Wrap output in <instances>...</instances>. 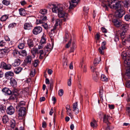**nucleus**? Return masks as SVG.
<instances>
[{"instance_id": "f257e3e1", "label": "nucleus", "mask_w": 130, "mask_h": 130, "mask_svg": "<svg viewBox=\"0 0 130 130\" xmlns=\"http://www.w3.org/2000/svg\"><path fill=\"white\" fill-rule=\"evenodd\" d=\"M114 1L110 2L111 4H108L109 6L111 8L116 10L115 13V16L117 18H120L125 14V12L121 8V1Z\"/></svg>"}, {"instance_id": "f03ea898", "label": "nucleus", "mask_w": 130, "mask_h": 130, "mask_svg": "<svg viewBox=\"0 0 130 130\" xmlns=\"http://www.w3.org/2000/svg\"><path fill=\"white\" fill-rule=\"evenodd\" d=\"M100 115L103 116V121L104 122L107 123L108 125V123H110L109 122V120L111 118V117L110 116L105 114H104L102 112L99 114Z\"/></svg>"}, {"instance_id": "7ed1b4c3", "label": "nucleus", "mask_w": 130, "mask_h": 130, "mask_svg": "<svg viewBox=\"0 0 130 130\" xmlns=\"http://www.w3.org/2000/svg\"><path fill=\"white\" fill-rule=\"evenodd\" d=\"M57 13L58 17L59 18H63V21H65L67 17V14L63 10L62 8Z\"/></svg>"}, {"instance_id": "20e7f679", "label": "nucleus", "mask_w": 130, "mask_h": 130, "mask_svg": "<svg viewBox=\"0 0 130 130\" xmlns=\"http://www.w3.org/2000/svg\"><path fill=\"white\" fill-rule=\"evenodd\" d=\"M124 58H123L125 59L124 62L126 63L128 66L129 67V69H128L126 71V75L127 76H130V62H128L129 60V59H125L126 57V55H125V56L124 55Z\"/></svg>"}, {"instance_id": "39448f33", "label": "nucleus", "mask_w": 130, "mask_h": 130, "mask_svg": "<svg viewBox=\"0 0 130 130\" xmlns=\"http://www.w3.org/2000/svg\"><path fill=\"white\" fill-rule=\"evenodd\" d=\"M92 71L93 73V79L95 82L98 81L99 78V73L97 71L96 68H93V69Z\"/></svg>"}, {"instance_id": "423d86ee", "label": "nucleus", "mask_w": 130, "mask_h": 130, "mask_svg": "<svg viewBox=\"0 0 130 130\" xmlns=\"http://www.w3.org/2000/svg\"><path fill=\"white\" fill-rule=\"evenodd\" d=\"M18 113L19 117L23 116L26 113V108L25 107H21L19 110Z\"/></svg>"}, {"instance_id": "0eeeda50", "label": "nucleus", "mask_w": 130, "mask_h": 130, "mask_svg": "<svg viewBox=\"0 0 130 130\" xmlns=\"http://www.w3.org/2000/svg\"><path fill=\"white\" fill-rule=\"evenodd\" d=\"M53 5V7L52 8V10L54 12L58 13L62 8V7L59 5H56L54 4Z\"/></svg>"}, {"instance_id": "6e6552de", "label": "nucleus", "mask_w": 130, "mask_h": 130, "mask_svg": "<svg viewBox=\"0 0 130 130\" xmlns=\"http://www.w3.org/2000/svg\"><path fill=\"white\" fill-rule=\"evenodd\" d=\"M42 30V28L40 26H37L33 30L32 32L34 34L37 35L40 33Z\"/></svg>"}, {"instance_id": "1a4fd4ad", "label": "nucleus", "mask_w": 130, "mask_h": 130, "mask_svg": "<svg viewBox=\"0 0 130 130\" xmlns=\"http://www.w3.org/2000/svg\"><path fill=\"white\" fill-rule=\"evenodd\" d=\"M14 111L15 109L12 106H10L8 107L6 110L7 113L10 115L13 114L14 113Z\"/></svg>"}, {"instance_id": "9d476101", "label": "nucleus", "mask_w": 130, "mask_h": 130, "mask_svg": "<svg viewBox=\"0 0 130 130\" xmlns=\"http://www.w3.org/2000/svg\"><path fill=\"white\" fill-rule=\"evenodd\" d=\"M2 91L3 93L7 95H10L12 93V92L9 89L6 87L3 88Z\"/></svg>"}, {"instance_id": "9b49d317", "label": "nucleus", "mask_w": 130, "mask_h": 130, "mask_svg": "<svg viewBox=\"0 0 130 130\" xmlns=\"http://www.w3.org/2000/svg\"><path fill=\"white\" fill-rule=\"evenodd\" d=\"M73 110L75 112L76 114H78L79 111V110L77 107V102L74 103L73 105Z\"/></svg>"}, {"instance_id": "f8f14e48", "label": "nucleus", "mask_w": 130, "mask_h": 130, "mask_svg": "<svg viewBox=\"0 0 130 130\" xmlns=\"http://www.w3.org/2000/svg\"><path fill=\"white\" fill-rule=\"evenodd\" d=\"M129 26L128 24H122L121 26V30H123L122 32H126L128 29Z\"/></svg>"}, {"instance_id": "ddd939ff", "label": "nucleus", "mask_w": 130, "mask_h": 130, "mask_svg": "<svg viewBox=\"0 0 130 130\" xmlns=\"http://www.w3.org/2000/svg\"><path fill=\"white\" fill-rule=\"evenodd\" d=\"M11 95L9 97L8 99V100L10 101L13 100L15 99L18 94L17 93L13 92V93L12 92L11 94Z\"/></svg>"}, {"instance_id": "4468645a", "label": "nucleus", "mask_w": 130, "mask_h": 130, "mask_svg": "<svg viewBox=\"0 0 130 130\" xmlns=\"http://www.w3.org/2000/svg\"><path fill=\"white\" fill-rule=\"evenodd\" d=\"M14 75V73L11 71H9L6 72L5 74V78L8 79H9L10 78L9 76H13Z\"/></svg>"}, {"instance_id": "2eb2a0df", "label": "nucleus", "mask_w": 130, "mask_h": 130, "mask_svg": "<svg viewBox=\"0 0 130 130\" xmlns=\"http://www.w3.org/2000/svg\"><path fill=\"white\" fill-rule=\"evenodd\" d=\"M8 52V50L7 49H2L0 50V57H3L4 56L6 53Z\"/></svg>"}, {"instance_id": "dca6fc26", "label": "nucleus", "mask_w": 130, "mask_h": 130, "mask_svg": "<svg viewBox=\"0 0 130 130\" xmlns=\"http://www.w3.org/2000/svg\"><path fill=\"white\" fill-rule=\"evenodd\" d=\"M32 27V25L30 23H26L24 24V28L25 29H31Z\"/></svg>"}, {"instance_id": "f3484780", "label": "nucleus", "mask_w": 130, "mask_h": 130, "mask_svg": "<svg viewBox=\"0 0 130 130\" xmlns=\"http://www.w3.org/2000/svg\"><path fill=\"white\" fill-rule=\"evenodd\" d=\"M10 83L11 85L14 88H15L16 87L17 82L15 79L14 78L11 79Z\"/></svg>"}, {"instance_id": "a211bd4d", "label": "nucleus", "mask_w": 130, "mask_h": 130, "mask_svg": "<svg viewBox=\"0 0 130 130\" xmlns=\"http://www.w3.org/2000/svg\"><path fill=\"white\" fill-rule=\"evenodd\" d=\"M26 63L30 64L31 62V57L30 55H28L26 57L25 60Z\"/></svg>"}, {"instance_id": "6ab92c4d", "label": "nucleus", "mask_w": 130, "mask_h": 130, "mask_svg": "<svg viewBox=\"0 0 130 130\" xmlns=\"http://www.w3.org/2000/svg\"><path fill=\"white\" fill-rule=\"evenodd\" d=\"M70 37L71 36L69 34L68 31H66L65 35L64 38V41H65V42H66L70 38V39H71Z\"/></svg>"}, {"instance_id": "aec40b11", "label": "nucleus", "mask_w": 130, "mask_h": 130, "mask_svg": "<svg viewBox=\"0 0 130 130\" xmlns=\"http://www.w3.org/2000/svg\"><path fill=\"white\" fill-rule=\"evenodd\" d=\"M113 22L115 25L117 27L120 26L122 24V22H121L118 21L117 19L114 20Z\"/></svg>"}, {"instance_id": "412c9836", "label": "nucleus", "mask_w": 130, "mask_h": 130, "mask_svg": "<svg viewBox=\"0 0 130 130\" xmlns=\"http://www.w3.org/2000/svg\"><path fill=\"white\" fill-rule=\"evenodd\" d=\"M38 53L40 54L39 58L41 59H43L44 56L46 54L45 53L44 54V52L43 50H40Z\"/></svg>"}, {"instance_id": "4be33fe9", "label": "nucleus", "mask_w": 130, "mask_h": 130, "mask_svg": "<svg viewBox=\"0 0 130 130\" xmlns=\"http://www.w3.org/2000/svg\"><path fill=\"white\" fill-rule=\"evenodd\" d=\"M20 60L19 59H17L15 60L14 63L12 64V65L14 67L18 66L20 64Z\"/></svg>"}, {"instance_id": "5701e85b", "label": "nucleus", "mask_w": 130, "mask_h": 130, "mask_svg": "<svg viewBox=\"0 0 130 130\" xmlns=\"http://www.w3.org/2000/svg\"><path fill=\"white\" fill-rule=\"evenodd\" d=\"M9 120L8 117L7 115H5L3 117L2 121L4 123H6L8 122Z\"/></svg>"}, {"instance_id": "b1692460", "label": "nucleus", "mask_w": 130, "mask_h": 130, "mask_svg": "<svg viewBox=\"0 0 130 130\" xmlns=\"http://www.w3.org/2000/svg\"><path fill=\"white\" fill-rule=\"evenodd\" d=\"M90 125L93 128L96 127L98 126L96 121L94 119L91 122Z\"/></svg>"}, {"instance_id": "393cba45", "label": "nucleus", "mask_w": 130, "mask_h": 130, "mask_svg": "<svg viewBox=\"0 0 130 130\" xmlns=\"http://www.w3.org/2000/svg\"><path fill=\"white\" fill-rule=\"evenodd\" d=\"M27 44L30 48L33 47L34 46L33 41L31 39H29L27 41Z\"/></svg>"}, {"instance_id": "a878e982", "label": "nucleus", "mask_w": 130, "mask_h": 130, "mask_svg": "<svg viewBox=\"0 0 130 130\" xmlns=\"http://www.w3.org/2000/svg\"><path fill=\"white\" fill-rule=\"evenodd\" d=\"M12 54L14 57H16L19 55H20V53L17 50H15L13 51Z\"/></svg>"}, {"instance_id": "bb28decb", "label": "nucleus", "mask_w": 130, "mask_h": 130, "mask_svg": "<svg viewBox=\"0 0 130 130\" xmlns=\"http://www.w3.org/2000/svg\"><path fill=\"white\" fill-rule=\"evenodd\" d=\"M62 21L61 20L59 19H57L56 20V23L55 25L57 26L59 25L60 26L62 24Z\"/></svg>"}, {"instance_id": "cd10ccee", "label": "nucleus", "mask_w": 130, "mask_h": 130, "mask_svg": "<svg viewBox=\"0 0 130 130\" xmlns=\"http://www.w3.org/2000/svg\"><path fill=\"white\" fill-rule=\"evenodd\" d=\"M25 102L24 101H21L18 103L16 107V109H18L19 107H21L25 105Z\"/></svg>"}, {"instance_id": "c85d7f7f", "label": "nucleus", "mask_w": 130, "mask_h": 130, "mask_svg": "<svg viewBox=\"0 0 130 130\" xmlns=\"http://www.w3.org/2000/svg\"><path fill=\"white\" fill-rule=\"evenodd\" d=\"M22 68L19 67L15 68L14 70V72L16 74H18L22 70Z\"/></svg>"}, {"instance_id": "c756f323", "label": "nucleus", "mask_w": 130, "mask_h": 130, "mask_svg": "<svg viewBox=\"0 0 130 130\" xmlns=\"http://www.w3.org/2000/svg\"><path fill=\"white\" fill-rule=\"evenodd\" d=\"M19 13L21 15L24 16L25 14V11L23 8H21L19 10Z\"/></svg>"}, {"instance_id": "7c9ffc66", "label": "nucleus", "mask_w": 130, "mask_h": 130, "mask_svg": "<svg viewBox=\"0 0 130 130\" xmlns=\"http://www.w3.org/2000/svg\"><path fill=\"white\" fill-rule=\"evenodd\" d=\"M8 15L6 14L2 15L0 18V20L2 21H4L8 18Z\"/></svg>"}, {"instance_id": "2f4dec72", "label": "nucleus", "mask_w": 130, "mask_h": 130, "mask_svg": "<svg viewBox=\"0 0 130 130\" xmlns=\"http://www.w3.org/2000/svg\"><path fill=\"white\" fill-rule=\"evenodd\" d=\"M42 26L47 31L48 29L50 28V27L48 26L47 23L45 22L42 24Z\"/></svg>"}, {"instance_id": "473e14b6", "label": "nucleus", "mask_w": 130, "mask_h": 130, "mask_svg": "<svg viewBox=\"0 0 130 130\" xmlns=\"http://www.w3.org/2000/svg\"><path fill=\"white\" fill-rule=\"evenodd\" d=\"M6 110V107L3 105H0V111L2 113H4Z\"/></svg>"}, {"instance_id": "72a5a7b5", "label": "nucleus", "mask_w": 130, "mask_h": 130, "mask_svg": "<svg viewBox=\"0 0 130 130\" xmlns=\"http://www.w3.org/2000/svg\"><path fill=\"white\" fill-rule=\"evenodd\" d=\"M42 15H44L46 14L47 12V10L45 9H41L39 12Z\"/></svg>"}, {"instance_id": "f704fd0d", "label": "nucleus", "mask_w": 130, "mask_h": 130, "mask_svg": "<svg viewBox=\"0 0 130 130\" xmlns=\"http://www.w3.org/2000/svg\"><path fill=\"white\" fill-rule=\"evenodd\" d=\"M101 79L103 81H107L108 79L104 74H102L101 76Z\"/></svg>"}, {"instance_id": "c9c22d12", "label": "nucleus", "mask_w": 130, "mask_h": 130, "mask_svg": "<svg viewBox=\"0 0 130 130\" xmlns=\"http://www.w3.org/2000/svg\"><path fill=\"white\" fill-rule=\"evenodd\" d=\"M2 3L3 4L7 6L10 4V0H3Z\"/></svg>"}, {"instance_id": "e433bc0d", "label": "nucleus", "mask_w": 130, "mask_h": 130, "mask_svg": "<svg viewBox=\"0 0 130 130\" xmlns=\"http://www.w3.org/2000/svg\"><path fill=\"white\" fill-rule=\"evenodd\" d=\"M37 52V50L35 48H34L31 50V53L34 57H35L36 54Z\"/></svg>"}, {"instance_id": "4c0bfd02", "label": "nucleus", "mask_w": 130, "mask_h": 130, "mask_svg": "<svg viewBox=\"0 0 130 130\" xmlns=\"http://www.w3.org/2000/svg\"><path fill=\"white\" fill-rule=\"evenodd\" d=\"M71 112V109H69L67 111V115L70 116L72 119L73 117V115L72 114Z\"/></svg>"}, {"instance_id": "58836bf2", "label": "nucleus", "mask_w": 130, "mask_h": 130, "mask_svg": "<svg viewBox=\"0 0 130 130\" xmlns=\"http://www.w3.org/2000/svg\"><path fill=\"white\" fill-rule=\"evenodd\" d=\"M55 31H52L51 30L49 32V35L50 36L51 39H52L54 37L55 35Z\"/></svg>"}, {"instance_id": "ea45409f", "label": "nucleus", "mask_w": 130, "mask_h": 130, "mask_svg": "<svg viewBox=\"0 0 130 130\" xmlns=\"http://www.w3.org/2000/svg\"><path fill=\"white\" fill-rule=\"evenodd\" d=\"M103 91L102 90H100L99 92V95L101 98V100L102 102L103 101Z\"/></svg>"}, {"instance_id": "a19ab883", "label": "nucleus", "mask_w": 130, "mask_h": 130, "mask_svg": "<svg viewBox=\"0 0 130 130\" xmlns=\"http://www.w3.org/2000/svg\"><path fill=\"white\" fill-rule=\"evenodd\" d=\"M44 22L41 19H37L36 20V23L37 24H42Z\"/></svg>"}, {"instance_id": "79ce46f5", "label": "nucleus", "mask_w": 130, "mask_h": 130, "mask_svg": "<svg viewBox=\"0 0 130 130\" xmlns=\"http://www.w3.org/2000/svg\"><path fill=\"white\" fill-rule=\"evenodd\" d=\"M11 65L10 64H6L4 69L6 70H9L11 68Z\"/></svg>"}, {"instance_id": "37998d69", "label": "nucleus", "mask_w": 130, "mask_h": 130, "mask_svg": "<svg viewBox=\"0 0 130 130\" xmlns=\"http://www.w3.org/2000/svg\"><path fill=\"white\" fill-rule=\"evenodd\" d=\"M20 55L23 56H26L27 55V52L25 50H22L21 51Z\"/></svg>"}, {"instance_id": "c03bdc74", "label": "nucleus", "mask_w": 130, "mask_h": 130, "mask_svg": "<svg viewBox=\"0 0 130 130\" xmlns=\"http://www.w3.org/2000/svg\"><path fill=\"white\" fill-rule=\"evenodd\" d=\"M6 64L4 62H2L0 64V68L4 69Z\"/></svg>"}, {"instance_id": "a18cd8bd", "label": "nucleus", "mask_w": 130, "mask_h": 130, "mask_svg": "<svg viewBox=\"0 0 130 130\" xmlns=\"http://www.w3.org/2000/svg\"><path fill=\"white\" fill-rule=\"evenodd\" d=\"M24 44L23 43L20 44L18 46V47L19 49H23L24 47Z\"/></svg>"}, {"instance_id": "49530a36", "label": "nucleus", "mask_w": 130, "mask_h": 130, "mask_svg": "<svg viewBox=\"0 0 130 130\" xmlns=\"http://www.w3.org/2000/svg\"><path fill=\"white\" fill-rule=\"evenodd\" d=\"M105 49H103L101 47H100L99 48L98 51L99 53L102 55L104 54V50Z\"/></svg>"}, {"instance_id": "de8ad7c7", "label": "nucleus", "mask_w": 130, "mask_h": 130, "mask_svg": "<svg viewBox=\"0 0 130 130\" xmlns=\"http://www.w3.org/2000/svg\"><path fill=\"white\" fill-rule=\"evenodd\" d=\"M72 46L71 47L70 50V52H73L74 51V48H75V45H74V42L72 43Z\"/></svg>"}, {"instance_id": "09e8293b", "label": "nucleus", "mask_w": 130, "mask_h": 130, "mask_svg": "<svg viewBox=\"0 0 130 130\" xmlns=\"http://www.w3.org/2000/svg\"><path fill=\"white\" fill-rule=\"evenodd\" d=\"M106 44V41H104L102 42V44L101 47L103 49H105L106 46L105 45Z\"/></svg>"}, {"instance_id": "8fccbe9b", "label": "nucleus", "mask_w": 130, "mask_h": 130, "mask_svg": "<svg viewBox=\"0 0 130 130\" xmlns=\"http://www.w3.org/2000/svg\"><path fill=\"white\" fill-rule=\"evenodd\" d=\"M71 39L70 38L68 42L66 45L65 47L66 48H68L69 47L71 44Z\"/></svg>"}, {"instance_id": "3c124183", "label": "nucleus", "mask_w": 130, "mask_h": 130, "mask_svg": "<svg viewBox=\"0 0 130 130\" xmlns=\"http://www.w3.org/2000/svg\"><path fill=\"white\" fill-rule=\"evenodd\" d=\"M63 94V90L62 89L59 90L58 92V94L59 96H61Z\"/></svg>"}, {"instance_id": "603ef678", "label": "nucleus", "mask_w": 130, "mask_h": 130, "mask_svg": "<svg viewBox=\"0 0 130 130\" xmlns=\"http://www.w3.org/2000/svg\"><path fill=\"white\" fill-rule=\"evenodd\" d=\"M74 3H73L72 2V1H71V2H70V6L69 7V8L70 9H71L72 8L74 7L75 6V5L74 4Z\"/></svg>"}, {"instance_id": "864d4df0", "label": "nucleus", "mask_w": 130, "mask_h": 130, "mask_svg": "<svg viewBox=\"0 0 130 130\" xmlns=\"http://www.w3.org/2000/svg\"><path fill=\"white\" fill-rule=\"evenodd\" d=\"M124 19L126 21H128L130 19V15L126 14L124 16Z\"/></svg>"}, {"instance_id": "5fc2aeb1", "label": "nucleus", "mask_w": 130, "mask_h": 130, "mask_svg": "<svg viewBox=\"0 0 130 130\" xmlns=\"http://www.w3.org/2000/svg\"><path fill=\"white\" fill-rule=\"evenodd\" d=\"M46 39L44 37H42L40 41V43L44 44L45 43Z\"/></svg>"}, {"instance_id": "6e6d98bb", "label": "nucleus", "mask_w": 130, "mask_h": 130, "mask_svg": "<svg viewBox=\"0 0 130 130\" xmlns=\"http://www.w3.org/2000/svg\"><path fill=\"white\" fill-rule=\"evenodd\" d=\"M125 32H122L120 35V37L121 39L122 40L124 39L125 38Z\"/></svg>"}, {"instance_id": "4d7b16f0", "label": "nucleus", "mask_w": 130, "mask_h": 130, "mask_svg": "<svg viewBox=\"0 0 130 130\" xmlns=\"http://www.w3.org/2000/svg\"><path fill=\"white\" fill-rule=\"evenodd\" d=\"M129 5V2L127 1H125L124 2V5L125 7H127Z\"/></svg>"}, {"instance_id": "13d9d810", "label": "nucleus", "mask_w": 130, "mask_h": 130, "mask_svg": "<svg viewBox=\"0 0 130 130\" xmlns=\"http://www.w3.org/2000/svg\"><path fill=\"white\" fill-rule=\"evenodd\" d=\"M100 62L99 60L98 59H95L94 61V65L95 66L97 64L99 63Z\"/></svg>"}, {"instance_id": "bf43d9fd", "label": "nucleus", "mask_w": 130, "mask_h": 130, "mask_svg": "<svg viewBox=\"0 0 130 130\" xmlns=\"http://www.w3.org/2000/svg\"><path fill=\"white\" fill-rule=\"evenodd\" d=\"M16 23H14L10 24L9 25L8 28H12L16 25Z\"/></svg>"}, {"instance_id": "052dcab7", "label": "nucleus", "mask_w": 130, "mask_h": 130, "mask_svg": "<svg viewBox=\"0 0 130 130\" xmlns=\"http://www.w3.org/2000/svg\"><path fill=\"white\" fill-rule=\"evenodd\" d=\"M5 42L4 41L2 40L0 42V46H4L5 44Z\"/></svg>"}, {"instance_id": "680f3d73", "label": "nucleus", "mask_w": 130, "mask_h": 130, "mask_svg": "<svg viewBox=\"0 0 130 130\" xmlns=\"http://www.w3.org/2000/svg\"><path fill=\"white\" fill-rule=\"evenodd\" d=\"M39 63V61L38 60H35L34 61V67H36L38 63Z\"/></svg>"}, {"instance_id": "e2e57ef3", "label": "nucleus", "mask_w": 130, "mask_h": 130, "mask_svg": "<svg viewBox=\"0 0 130 130\" xmlns=\"http://www.w3.org/2000/svg\"><path fill=\"white\" fill-rule=\"evenodd\" d=\"M101 29L102 32L104 33H106L107 32V30L104 27H102Z\"/></svg>"}, {"instance_id": "0e129e2a", "label": "nucleus", "mask_w": 130, "mask_h": 130, "mask_svg": "<svg viewBox=\"0 0 130 130\" xmlns=\"http://www.w3.org/2000/svg\"><path fill=\"white\" fill-rule=\"evenodd\" d=\"M63 65L64 69H66L68 67L67 63L66 61L63 63Z\"/></svg>"}, {"instance_id": "69168bd1", "label": "nucleus", "mask_w": 130, "mask_h": 130, "mask_svg": "<svg viewBox=\"0 0 130 130\" xmlns=\"http://www.w3.org/2000/svg\"><path fill=\"white\" fill-rule=\"evenodd\" d=\"M68 85L70 86L71 85V77H70V78L69 79L68 82Z\"/></svg>"}, {"instance_id": "338daca9", "label": "nucleus", "mask_w": 130, "mask_h": 130, "mask_svg": "<svg viewBox=\"0 0 130 130\" xmlns=\"http://www.w3.org/2000/svg\"><path fill=\"white\" fill-rule=\"evenodd\" d=\"M100 34L97 33L95 36V38L96 40H99L100 39Z\"/></svg>"}, {"instance_id": "774afa93", "label": "nucleus", "mask_w": 130, "mask_h": 130, "mask_svg": "<svg viewBox=\"0 0 130 130\" xmlns=\"http://www.w3.org/2000/svg\"><path fill=\"white\" fill-rule=\"evenodd\" d=\"M89 8L88 7H84L83 8L84 11L86 13H87L88 12V10Z\"/></svg>"}]
</instances>
